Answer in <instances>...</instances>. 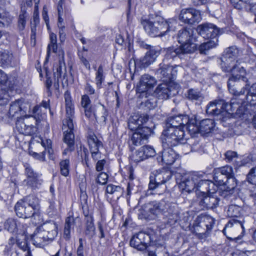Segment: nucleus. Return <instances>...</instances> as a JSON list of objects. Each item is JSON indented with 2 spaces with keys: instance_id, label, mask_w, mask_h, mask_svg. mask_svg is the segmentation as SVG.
<instances>
[{
  "instance_id": "obj_1",
  "label": "nucleus",
  "mask_w": 256,
  "mask_h": 256,
  "mask_svg": "<svg viewBox=\"0 0 256 256\" xmlns=\"http://www.w3.org/2000/svg\"><path fill=\"white\" fill-rule=\"evenodd\" d=\"M238 54V50L236 46H230L224 50L220 64L222 70L224 72H231L232 75L228 81V86L230 92H235L234 86L236 83L242 79L246 80L245 76L246 70L242 66L236 64V59Z\"/></svg>"
},
{
  "instance_id": "obj_2",
  "label": "nucleus",
  "mask_w": 256,
  "mask_h": 256,
  "mask_svg": "<svg viewBox=\"0 0 256 256\" xmlns=\"http://www.w3.org/2000/svg\"><path fill=\"white\" fill-rule=\"evenodd\" d=\"M146 33L151 37H162L170 31L174 30V24H176L174 19L164 20L160 16H156L155 18H148L142 17L140 20Z\"/></svg>"
},
{
  "instance_id": "obj_3",
  "label": "nucleus",
  "mask_w": 256,
  "mask_h": 256,
  "mask_svg": "<svg viewBox=\"0 0 256 256\" xmlns=\"http://www.w3.org/2000/svg\"><path fill=\"white\" fill-rule=\"evenodd\" d=\"M241 210L240 207L236 205H231L228 207L227 214L228 216L232 218V219L228 221L222 230L223 233L226 236V230L230 232H235L236 234L240 233V234L234 238L226 236L228 238L234 240L236 242L242 239L244 232V218L241 216Z\"/></svg>"
},
{
  "instance_id": "obj_4",
  "label": "nucleus",
  "mask_w": 256,
  "mask_h": 256,
  "mask_svg": "<svg viewBox=\"0 0 256 256\" xmlns=\"http://www.w3.org/2000/svg\"><path fill=\"white\" fill-rule=\"evenodd\" d=\"M58 234V226L53 222L44 224L37 228L31 236L32 244L42 248L52 242Z\"/></svg>"
},
{
  "instance_id": "obj_5",
  "label": "nucleus",
  "mask_w": 256,
  "mask_h": 256,
  "mask_svg": "<svg viewBox=\"0 0 256 256\" xmlns=\"http://www.w3.org/2000/svg\"><path fill=\"white\" fill-rule=\"evenodd\" d=\"M40 208L39 199L34 196H28L18 202L14 206V210L18 216L27 218L36 216L40 217Z\"/></svg>"
},
{
  "instance_id": "obj_6",
  "label": "nucleus",
  "mask_w": 256,
  "mask_h": 256,
  "mask_svg": "<svg viewBox=\"0 0 256 256\" xmlns=\"http://www.w3.org/2000/svg\"><path fill=\"white\" fill-rule=\"evenodd\" d=\"M236 98L233 96L230 104L226 102L223 100H216L210 102L206 106V112L209 115L220 116V119L221 116L230 114L235 109L238 108Z\"/></svg>"
},
{
  "instance_id": "obj_7",
  "label": "nucleus",
  "mask_w": 256,
  "mask_h": 256,
  "mask_svg": "<svg viewBox=\"0 0 256 256\" xmlns=\"http://www.w3.org/2000/svg\"><path fill=\"white\" fill-rule=\"evenodd\" d=\"M243 81L246 82V84L240 92L236 90V86L238 84V81L234 87L236 90L235 92H230L234 95V98H236V102L238 108H240V104H244L246 102L250 105H256V83L250 86L247 78Z\"/></svg>"
},
{
  "instance_id": "obj_8",
  "label": "nucleus",
  "mask_w": 256,
  "mask_h": 256,
  "mask_svg": "<svg viewBox=\"0 0 256 256\" xmlns=\"http://www.w3.org/2000/svg\"><path fill=\"white\" fill-rule=\"evenodd\" d=\"M163 145L168 147L174 146L180 144H186L188 140L184 138V132L182 129L175 128H166L162 134Z\"/></svg>"
},
{
  "instance_id": "obj_9",
  "label": "nucleus",
  "mask_w": 256,
  "mask_h": 256,
  "mask_svg": "<svg viewBox=\"0 0 256 256\" xmlns=\"http://www.w3.org/2000/svg\"><path fill=\"white\" fill-rule=\"evenodd\" d=\"M160 54V50L156 47H150L149 50L146 53L144 56L140 58L134 60L133 62L130 60L129 62V68L130 72L132 73V68L131 65L134 64V74L132 78H133V76L134 74H136V68H145L148 67L150 65L153 64L156 60V58Z\"/></svg>"
},
{
  "instance_id": "obj_10",
  "label": "nucleus",
  "mask_w": 256,
  "mask_h": 256,
  "mask_svg": "<svg viewBox=\"0 0 256 256\" xmlns=\"http://www.w3.org/2000/svg\"><path fill=\"white\" fill-rule=\"evenodd\" d=\"M179 66H170L166 63V60L158 65V68L156 70L155 74L163 81L171 80L176 76L178 68Z\"/></svg>"
},
{
  "instance_id": "obj_11",
  "label": "nucleus",
  "mask_w": 256,
  "mask_h": 256,
  "mask_svg": "<svg viewBox=\"0 0 256 256\" xmlns=\"http://www.w3.org/2000/svg\"><path fill=\"white\" fill-rule=\"evenodd\" d=\"M26 110L24 100L18 99L10 104L6 117L12 120H17L24 116L26 118Z\"/></svg>"
},
{
  "instance_id": "obj_12",
  "label": "nucleus",
  "mask_w": 256,
  "mask_h": 256,
  "mask_svg": "<svg viewBox=\"0 0 256 256\" xmlns=\"http://www.w3.org/2000/svg\"><path fill=\"white\" fill-rule=\"evenodd\" d=\"M150 242V235L140 232L133 236L130 239V244L138 250L143 251L147 248Z\"/></svg>"
},
{
  "instance_id": "obj_13",
  "label": "nucleus",
  "mask_w": 256,
  "mask_h": 256,
  "mask_svg": "<svg viewBox=\"0 0 256 256\" xmlns=\"http://www.w3.org/2000/svg\"><path fill=\"white\" fill-rule=\"evenodd\" d=\"M197 32L205 39H218L220 29L212 23H204L198 25L196 28Z\"/></svg>"
},
{
  "instance_id": "obj_14",
  "label": "nucleus",
  "mask_w": 256,
  "mask_h": 256,
  "mask_svg": "<svg viewBox=\"0 0 256 256\" xmlns=\"http://www.w3.org/2000/svg\"><path fill=\"white\" fill-rule=\"evenodd\" d=\"M66 102V118L63 120L62 130L67 128L72 129L74 127V110L70 94H64Z\"/></svg>"
},
{
  "instance_id": "obj_15",
  "label": "nucleus",
  "mask_w": 256,
  "mask_h": 256,
  "mask_svg": "<svg viewBox=\"0 0 256 256\" xmlns=\"http://www.w3.org/2000/svg\"><path fill=\"white\" fill-rule=\"evenodd\" d=\"M201 18L200 11L193 8H184L181 10L179 15V20L188 24L198 22Z\"/></svg>"
},
{
  "instance_id": "obj_16",
  "label": "nucleus",
  "mask_w": 256,
  "mask_h": 256,
  "mask_svg": "<svg viewBox=\"0 0 256 256\" xmlns=\"http://www.w3.org/2000/svg\"><path fill=\"white\" fill-rule=\"evenodd\" d=\"M24 168L26 178L24 180V182L32 188H38V186L41 185L42 180L40 178V175L28 164H26Z\"/></svg>"
},
{
  "instance_id": "obj_17",
  "label": "nucleus",
  "mask_w": 256,
  "mask_h": 256,
  "mask_svg": "<svg viewBox=\"0 0 256 256\" xmlns=\"http://www.w3.org/2000/svg\"><path fill=\"white\" fill-rule=\"evenodd\" d=\"M88 142L92 159L96 161L100 158H102V152L100 150L103 148L102 142L98 140L94 134H88Z\"/></svg>"
},
{
  "instance_id": "obj_18",
  "label": "nucleus",
  "mask_w": 256,
  "mask_h": 256,
  "mask_svg": "<svg viewBox=\"0 0 256 256\" xmlns=\"http://www.w3.org/2000/svg\"><path fill=\"white\" fill-rule=\"evenodd\" d=\"M219 199L214 195L198 196V210H204L208 209H214L218 204Z\"/></svg>"
},
{
  "instance_id": "obj_19",
  "label": "nucleus",
  "mask_w": 256,
  "mask_h": 256,
  "mask_svg": "<svg viewBox=\"0 0 256 256\" xmlns=\"http://www.w3.org/2000/svg\"><path fill=\"white\" fill-rule=\"evenodd\" d=\"M163 214L170 225L174 224L180 219V212L176 204L165 202Z\"/></svg>"
},
{
  "instance_id": "obj_20",
  "label": "nucleus",
  "mask_w": 256,
  "mask_h": 256,
  "mask_svg": "<svg viewBox=\"0 0 256 256\" xmlns=\"http://www.w3.org/2000/svg\"><path fill=\"white\" fill-rule=\"evenodd\" d=\"M172 176V172L167 169H162L154 171L150 176V182L152 184H164L170 179Z\"/></svg>"
},
{
  "instance_id": "obj_21",
  "label": "nucleus",
  "mask_w": 256,
  "mask_h": 256,
  "mask_svg": "<svg viewBox=\"0 0 256 256\" xmlns=\"http://www.w3.org/2000/svg\"><path fill=\"white\" fill-rule=\"evenodd\" d=\"M188 121V116L184 114L170 116L166 120V128H175L184 130L186 124Z\"/></svg>"
},
{
  "instance_id": "obj_22",
  "label": "nucleus",
  "mask_w": 256,
  "mask_h": 256,
  "mask_svg": "<svg viewBox=\"0 0 256 256\" xmlns=\"http://www.w3.org/2000/svg\"><path fill=\"white\" fill-rule=\"evenodd\" d=\"M234 6L238 9H245L254 13L256 18V0H230Z\"/></svg>"
},
{
  "instance_id": "obj_23",
  "label": "nucleus",
  "mask_w": 256,
  "mask_h": 256,
  "mask_svg": "<svg viewBox=\"0 0 256 256\" xmlns=\"http://www.w3.org/2000/svg\"><path fill=\"white\" fill-rule=\"evenodd\" d=\"M200 180V174L194 173L188 176L180 182V186L185 191L190 192L196 190V182Z\"/></svg>"
},
{
  "instance_id": "obj_24",
  "label": "nucleus",
  "mask_w": 256,
  "mask_h": 256,
  "mask_svg": "<svg viewBox=\"0 0 256 256\" xmlns=\"http://www.w3.org/2000/svg\"><path fill=\"white\" fill-rule=\"evenodd\" d=\"M92 116L90 117H87L88 118L92 120L95 119L98 122L102 125L106 124L108 114L107 110L103 105L96 106L92 111Z\"/></svg>"
},
{
  "instance_id": "obj_25",
  "label": "nucleus",
  "mask_w": 256,
  "mask_h": 256,
  "mask_svg": "<svg viewBox=\"0 0 256 256\" xmlns=\"http://www.w3.org/2000/svg\"><path fill=\"white\" fill-rule=\"evenodd\" d=\"M217 169L220 170V172L228 178V182H230L229 186H227L226 189V192H230L231 190H233L236 186V180L234 176V172L232 168L227 165L218 168Z\"/></svg>"
},
{
  "instance_id": "obj_26",
  "label": "nucleus",
  "mask_w": 256,
  "mask_h": 256,
  "mask_svg": "<svg viewBox=\"0 0 256 256\" xmlns=\"http://www.w3.org/2000/svg\"><path fill=\"white\" fill-rule=\"evenodd\" d=\"M178 155L171 148L164 149L161 156L157 158L158 162H162L166 165L172 164L178 158Z\"/></svg>"
},
{
  "instance_id": "obj_27",
  "label": "nucleus",
  "mask_w": 256,
  "mask_h": 256,
  "mask_svg": "<svg viewBox=\"0 0 256 256\" xmlns=\"http://www.w3.org/2000/svg\"><path fill=\"white\" fill-rule=\"evenodd\" d=\"M156 84L155 78L149 74H146L142 76L138 86L140 92L142 93L152 88Z\"/></svg>"
},
{
  "instance_id": "obj_28",
  "label": "nucleus",
  "mask_w": 256,
  "mask_h": 256,
  "mask_svg": "<svg viewBox=\"0 0 256 256\" xmlns=\"http://www.w3.org/2000/svg\"><path fill=\"white\" fill-rule=\"evenodd\" d=\"M16 128L20 134L25 135L32 134L35 128L32 124H28L27 122H25L23 116L16 120Z\"/></svg>"
},
{
  "instance_id": "obj_29",
  "label": "nucleus",
  "mask_w": 256,
  "mask_h": 256,
  "mask_svg": "<svg viewBox=\"0 0 256 256\" xmlns=\"http://www.w3.org/2000/svg\"><path fill=\"white\" fill-rule=\"evenodd\" d=\"M154 94L159 99L162 100H166L174 94L166 84H160L156 88Z\"/></svg>"
},
{
  "instance_id": "obj_30",
  "label": "nucleus",
  "mask_w": 256,
  "mask_h": 256,
  "mask_svg": "<svg viewBox=\"0 0 256 256\" xmlns=\"http://www.w3.org/2000/svg\"><path fill=\"white\" fill-rule=\"evenodd\" d=\"M85 234L89 239L92 238L96 234V228L94 223V218L92 215H85Z\"/></svg>"
},
{
  "instance_id": "obj_31",
  "label": "nucleus",
  "mask_w": 256,
  "mask_h": 256,
  "mask_svg": "<svg viewBox=\"0 0 256 256\" xmlns=\"http://www.w3.org/2000/svg\"><path fill=\"white\" fill-rule=\"evenodd\" d=\"M194 30L191 28H184L180 30L178 34V40L180 44L192 41Z\"/></svg>"
},
{
  "instance_id": "obj_32",
  "label": "nucleus",
  "mask_w": 256,
  "mask_h": 256,
  "mask_svg": "<svg viewBox=\"0 0 256 256\" xmlns=\"http://www.w3.org/2000/svg\"><path fill=\"white\" fill-rule=\"evenodd\" d=\"M73 129H70L67 128L64 130V141L67 144L68 148H66L64 152V154H66L67 151H72L74 150V134L72 132Z\"/></svg>"
},
{
  "instance_id": "obj_33",
  "label": "nucleus",
  "mask_w": 256,
  "mask_h": 256,
  "mask_svg": "<svg viewBox=\"0 0 256 256\" xmlns=\"http://www.w3.org/2000/svg\"><path fill=\"white\" fill-rule=\"evenodd\" d=\"M164 201L152 202L147 204L146 206V211L152 214L157 215L161 212L163 213V210H165L164 208Z\"/></svg>"
},
{
  "instance_id": "obj_34",
  "label": "nucleus",
  "mask_w": 256,
  "mask_h": 256,
  "mask_svg": "<svg viewBox=\"0 0 256 256\" xmlns=\"http://www.w3.org/2000/svg\"><path fill=\"white\" fill-rule=\"evenodd\" d=\"M91 100L90 96L86 94H84L81 98V106L84 108V114L86 117H90L92 112V111L96 107L97 105H91Z\"/></svg>"
},
{
  "instance_id": "obj_35",
  "label": "nucleus",
  "mask_w": 256,
  "mask_h": 256,
  "mask_svg": "<svg viewBox=\"0 0 256 256\" xmlns=\"http://www.w3.org/2000/svg\"><path fill=\"white\" fill-rule=\"evenodd\" d=\"M214 128V122L212 120L205 119L200 122L198 131L203 134H208L213 132Z\"/></svg>"
},
{
  "instance_id": "obj_36",
  "label": "nucleus",
  "mask_w": 256,
  "mask_h": 256,
  "mask_svg": "<svg viewBox=\"0 0 256 256\" xmlns=\"http://www.w3.org/2000/svg\"><path fill=\"white\" fill-rule=\"evenodd\" d=\"M4 44H0V63L2 66L10 65L13 56L8 50L3 48Z\"/></svg>"
},
{
  "instance_id": "obj_37",
  "label": "nucleus",
  "mask_w": 256,
  "mask_h": 256,
  "mask_svg": "<svg viewBox=\"0 0 256 256\" xmlns=\"http://www.w3.org/2000/svg\"><path fill=\"white\" fill-rule=\"evenodd\" d=\"M214 180L215 182L219 185L223 186L224 190L226 191L227 186H229L230 182H228V178L223 174L220 172V170L215 169L214 172Z\"/></svg>"
},
{
  "instance_id": "obj_38",
  "label": "nucleus",
  "mask_w": 256,
  "mask_h": 256,
  "mask_svg": "<svg viewBox=\"0 0 256 256\" xmlns=\"http://www.w3.org/2000/svg\"><path fill=\"white\" fill-rule=\"evenodd\" d=\"M201 222L194 226V230L200 231L199 228L202 226H205L206 228V231H210L214 224V220L210 216H205L201 218Z\"/></svg>"
},
{
  "instance_id": "obj_39",
  "label": "nucleus",
  "mask_w": 256,
  "mask_h": 256,
  "mask_svg": "<svg viewBox=\"0 0 256 256\" xmlns=\"http://www.w3.org/2000/svg\"><path fill=\"white\" fill-rule=\"evenodd\" d=\"M209 180H204L202 176L200 175V180L196 182V192L198 196L204 195L207 192Z\"/></svg>"
},
{
  "instance_id": "obj_40",
  "label": "nucleus",
  "mask_w": 256,
  "mask_h": 256,
  "mask_svg": "<svg viewBox=\"0 0 256 256\" xmlns=\"http://www.w3.org/2000/svg\"><path fill=\"white\" fill-rule=\"evenodd\" d=\"M218 39L209 40L206 42L198 46V50L202 54H206L207 52L211 48L216 47L218 45Z\"/></svg>"
},
{
  "instance_id": "obj_41",
  "label": "nucleus",
  "mask_w": 256,
  "mask_h": 256,
  "mask_svg": "<svg viewBox=\"0 0 256 256\" xmlns=\"http://www.w3.org/2000/svg\"><path fill=\"white\" fill-rule=\"evenodd\" d=\"M182 44L178 47L181 50V55L194 52L196 49V45L191 42L180 43Z\"/></svg>"
},
{
  "instance_id": "obj_42",
  "label": "nucleus",
  "mask_w": 256,
  "mask_h": 256,
  "mask_svg": "<svg viewBox=\"0 0 256 256\" xmlns=\"http://www.w3.org/2000/svg\"><path fill=\"white\" fill-rule=\"evenodd\" d=\"M28 16L25 7H22L18 16V28L20 31L24 30L26 25V19Z\"/></svg>"
},
{
  "instance_id": "obj_43",
  "label": "nucleus",
  "mask_w": 256,
  "mask_h": 256,
  "mask_svg": "<svg viewBox=\"0 0 256 256\" xmlns=\"http://www.w3.org/2000/svg\"><path fill=\"white\" fill-rule=\"evenodd\" d=\"M187 98L192 101L202 102L204 96L200 91L198 89L191 88L188 90Z\"/></svg>"
},
{
  "instance_id": "obj_44",
  "label": "nucleus",
  "mask_w": 256,
  "mask_h": 256,
  "mask_svg": "<svg viewBox=\"0 0 256 256\" xmlns=\"http://www.w3.org/2000/svg\"><path fill=\"white\" fill-rule=\"evenodd\" d=\"M50 42L47 48V56L48 57L50 52L56 53L57 52V39L55 34L51 32L50 34Z\"/></svg>"
},
{
  "instance_id": "obj_45",
  "label": "nucleus",
  "mask_w": 256,
  "mask_h": 256,
  "mask_svg": "<svg viewBox=\"0 0 256 256\" xmlns=\"http://www.w3.org/2000/svg\"><path fill=\"white\" fill-rule=\"evenodd\" d=\"M166 186L162 184H157L154 183L152 184V182H149L148 190H152L153 192L152 193L150 192V194L160 195L163 194L166 191Z\"/></svg>"
},
{
  "instance_id": "obj_46",
  "label": "nucleus",
  "mask_w": 256,
  "mask_h": 256,
  "mask_svg": "<svg viewBox=\"0 0 256 256\" xmlns=\"http://www.w3.org/2000/svg\"><path fill=\"white\" fill-rule=\"evenodd\" d=\"M181 50L178 48L170 47L166 49V59H173L178 56L182 58Z\"/></svg>"
},
{
  "instance_id": "obj_47",
  "label": "nucleus",
  "mask_w": 256,
  "mask_h": 256,
  "mask_svg": "<svg viewBox=\"0 0 256 256\" xmlns=\"http://www.w3.org/2000/svg\"><path fill=\"white\" fill-rule=\"evenodd\" d=\"M106 191L108 194H114L118 198L121 196L122 189L120 186L110 184L107 186Z\"/></svg>"
},
{
  "instance_id": "obj_48",
  "label": "nucleus",
  "mask_w": 256,
  "mask_h": 256,
  "mask_svg": "<svg viewBox=\"0 0 256 256\" xmlns=\"http://www.w3.org/2000/svg\"><path fill=\"white\" fill-rule=\"evenodd\" d=\"M104 70L102 66H100L96 74V84L98 88H102V84L104 80Z\"/></svg>"
},
{
  "instance_id": "obj_49",
  "label": "nucleus",
  "mask_w": 256,
  "mask_h": 256,
  "mask_svg": "<svg viewBox=\"0 0 256 256\" xmlns=\"http://www.w3.org/2000/svg\"><path fill=\"white\" fill-rule=\"evenodd\" d=\"M188 121L186 124V128L188 130L189 132H191L192 133H196L198 131V128L196 125V120L195 118H190L188 116Z\"/></svg>"
},
{
  "instance_id": "obj_50",
  "label": "nucleus",
  "mask_w": 256,
  "mask_h": 256,
  "mask_svg": "<svg viewBox=\"0 0 256 256\" xmlns=\"http://www.w3.org/2000/svg\"><path fill=\"white\" fill-rule=\"evenodd\" d=\"M54 76L56 77L58 79L62 76L64 78L66 74V68L63 60H60L58 62V66L56 68V72H54Z\"/></svg>"
},
{
  "instance_id": "obj_51",
  "label": "nucleus",
  "mask_w": 256,
  "mask_h": 256,
  "mask_svg": "<svg viewBox=\"0 0 256 256\" xmlns=\"http://www.w3.org/2000/svg\"><path fill=\"white\" fill-rule=\"evenodd\" d=\"M4 228L10 232H14L17 229V222L16 220L8 218L4 222Z\"/></svg>"
},
{
  "instance_id": "obj_52",
  "label": "nucleus",
  "mask_w": 256,
  "mask_h": 256,
  "mask_svg": "<svg viewBox=\"0 0 256 256\" xmlns=\"http://www.w3.org/2000/svg\"><path fill=\"white\" fill-rule=\"evenodd\" d=\"M60 172L62 175L67 176L69 174L70 161L68 160H62L60 163Z\"/></svg>"
},
{
  "instance_id": "obj_53",
  "label": "nucleus",
  "mask_w": 256,
  "mask_h": 256,
  "mask_svg": "<svg viewBox=\"0 0 256 256\" xmlns=\"http://www.w3.org/2000/svg\"><path fill=\"white\" fill-rule=\"evenodd\" d=\"M12 16L8 13H2L0 14V26H8L12 20Z\"/></svg>"
},
{
  "instance_id": "obj_54",
  "label": "nucleus",
  "mask_w": 256,
  "mask_h": 256,
  "mask_svg": "<svg viewBox=\"0 0 256 256\" xmlns=\"http://www.w3.org/2000/svg\"><path fill=\"white\" fill-rule=\"evenodd\" d=\"M131 159L135 162H138L146 159V158L140 148L134 154H132L131 156Z\"/></svg>"
},
{
  "instance_id": "obj_55",
  "label": "nucleus",
  "mask_w": 256,
  "mask_h": 256,
  "mask_svg": "<svg viewBox=\"0 0 256 256\" xmlns=\"http://www.w3.org/2000/svg\"><path fill=\"white\" fill-rule=\"evenodd\" d=\"M41 144L44 148V150H47L50 155V158H53L52 154H53V150L52 149V142L50 139L46 140H41Z\"/></svg>"
},
{
  "instance_id": "obj_56",
  "label": "nucleus",
  "mask_w": 256,
  "mask_h": 256,
  "mask_svg": "<svg viewBox=\"0 0 256 256\" xmlns=\"http://www.w3.org/2000/svg\"><path fill=\"white\" fill-rule=\"evenodd\" d=\"M84 91L86 92L85 94L89 96L93 95L96 98H98V95L97 94L96 90L94 86L88 82H86L84 86Z\"/></svg>"
},
{
  "instance_id": "obj_57",
  "label": "nucleus",
  "mask_w": 256,
  "mask_h": 256,
  "mask_svg": "<svg viewBox=\"0 0 256 256\" xmlns=\"http://www.w3.org/2000/svg\"><path fill=\"white\" fill-rule=\"evenodd\" d=\"M142 137L143 136L140 134L138 132H136L132 137L131 140L132 144L136 146L142 144L144 143V142L146 141V140Z\"/></svg>"
},
{
  "instance_id": "obj_58",
  "label": "nucleus",
  "mask_w": 256,
  "mask_h": 256,
  "mask_svg": "<svg viewBox=\"0 0 256 256\" xmlns=\"http://www.w3.org/2000/svg\"><path fill=\"white\" fill-rule=\"evenodd\" d=\"M133 116L134 118H136L135 119L136 122H137V124L138 125L140 128L142 124L146 123L148 119V115L144 114H136L133 115Z\"/></svg>"
},
{
  "instance_id": "obj_59",
  "label": "nucleus",
  "mask_w": 256,
  "mask_h": 256,
  "mask_svg": "<svg viewBox=\"0 0 256 256\" xmlns=\"http://www.w3.org/2000/svg\"><path fill=\"white\" fill-rule=\"evenodd\" d=\"M18 80L17 78L15 77H10L8 78L6 82L5 83V86H7L10 90L15 89V87L18 86Z\"/></svg>"
},
{
  "instance_id": "obj_60",
  "label": "nucleus",
  "mask_w": 256,
  "mask_h": 256,
  "mask_svg": "<svg viewBox=\"0 0 256 256\" xmlns=\"http://www.w3.org/2000/svg\"><path fill=\"white\" fill-rule=\"evenodd\" d=\"M137 132L142 136V138H144L146 140H147L148 136L151 134L152 130L148 126H144L140 128Z\"/></svg>"
},
{
  "instance_id": "obj_61",
  "label": "nucleus",
  "mask_w": 256,
  "mask_h": 256,
  "mask_svg": "<svg viewBox=\"0 0 256 256\" xmlns=\"http://www.w3.org/2000/svg\"><path fill=\"white\" fill-rule=\"evenodd\" d=\"M141 148L142 150L144 153V155L146 156V158L154 156L156 154V151L152 146H144L141 147Z\"/></svg>"
},
{
  "instance_id": "obj_62",
  "label": "nucleus",
  "mask_w": 256,
  "mask_h": 256,
  "mask_svg": "<svg viewBox=\"0 0 256 256\" xmlns=\"http://www.w3.org/2000/svg\"><path fill=\"white\" fill-rule=\"evenodd\" d=\"M225 160L228 162L235 161L238 158V154L236 152L228 150L224 154Z\"/></svg>"
},
{
  "instance_id": "obj_63",
  "label": "nucleus",
  "mask_w": 256,
  "mask_h": 256,
  "mask_svg": "<svg viewBox=\"0 0 256 256\" xmlns=\"http://www.w3.org/2000/svg\"><path fill=\"white\" fill-rule=\"evenodd\" d=\"M134 118L133 116L130 118L128 122V127L131 130H136V132H137L140 126L137 124V122H136V119Z\"/></svg>"
},
{
  "instance_id": "obj_64",
  "label": "nucleus",
  "mask_w": 256,
  "mask_h": 256,
  "mask_svg": "<svg viewBox=\"0 0 256 256\" xmlns=\"http://www.w3.org/2000/svg\"><path fill=\"white\" fill-rule=\"evenodd\" d=\"M74 220L72 217H68L65 221L64 228L72 230H74Z\"/></svg>"
}]
</instances>
